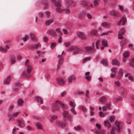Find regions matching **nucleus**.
<instances>
[{
	"label": "nucleus",
	"mask_w": 134,
	"mask_h": 134,
	"mask_svg": "<svg viewBox=\"0 0 134 134\" xmlns=\"http://www.w3.org/2000/svg\"><path fill=\"white\" fill-rule=\"evenodd\" d=\"M100 44V41L99 40L97 41L95 43V46L94 43H93L92 46H87L83 48L85 49V52L89 54H91L93 53L95 51V48L97 49L99 48V44Z\"/></svg>",
	"instance_id": "nucleus-1"
},
{
	"label": "nucleus",
	"mask_w": 134,
	"mask_h": 134,
	"mask_svg": "<svg viewBox=\"0 0 134 134\" xmlns=\"http://www.w3.org/2000/svg\"><path fill=\"white\" fill-rule=\"evenodd\" d=\"M29 63V60L27 59L25 63V64L26 65L27 72L24 71L23 72V76L24 77H29L30 76V73L31 72L32 68L31 65L28 64Z\"/></svg>",
	"instance_id": "nucleus-2"
},
{
	"label": "nucleus",
	"mask_w": 134,
	"mask_h": 134,
	"mask_svg": "<svg viewBox=\"0 0 134 134\" xmlns=\"http://www.w3.org/2000/svg\"><path fill=\"white\" fill-rule=\"evenodd\" d=\"M51 1L54 4L56 11L58 13H61L63 12V10L61 8V5L60 3V1H59L56 2L55 0H51Z\"/></svg>",
	"instance_id": "nucleus-3"
},
{
	"label": "nucleus",
	"mask_w": 134,
	"mask_h": 134,
	"mask_svg": "<svg viewBox=\"0 0 134 134\" xmlns=\"http://www.w3.org/2000/svg\"><path fill=\"white\" fill-rule=\"evenodd\" d=\"M59 100L56 101L52 104V111H58L60 108L59 104H58Z\"/></svg>",
	"instance_id": "nucleus-4"
},
{
	"label": "nucleus",
	"mask_w": 134,
	"mask_h": 134,
	"mask_svg": "<svg viewBox=\"0 0 134 134\" xmlns=\"http://www.w3.org/2000/svg\"><path fill=\"white\" fill-rule=\"evenodd\" d=\"M63 115L65 119L70 122L72 120V118L71 116L69 114L67 111L64 110L63 113Z\"/></svg>",
	"instance_id": "nucleus-5"
},
{
	"label": "nucleus",
	"mask_w": 134,
	"mask_h": 134,
	"mask_svg": "<svg viewBox=\"0 0 134 134\" xmlns=\"http://www.w3.org/2000/svg\"><path fill=\"white\" fill-rule=\"evenodd\" d=\"M81 3L82 5L86 6L88 9H90L93 7V4L89 1H83L81 2Z\"/></svg>",
	"instance_id": "nucleus-6"
},
{
	"label": "nucleus",
	"mask_w": 134,
	"mask_h": 134,
	"mask_svg": "<svg viewBox=\"0 0 134 134\" xmlns=\"http://www.w3.org/2000/svg\"><path fill=\"white\" fill-rule=\"evenodd\" d=\"M67 50L68 51H74V55L78 54L80 52L79 48L75 46H72L68 48Z\"/></svg>",
	"instance_id": "nucleus-7"
},
{
	"label": "nucleus",
	"mask_w": 134,
	"mask_h": 134,
	"mask_svg": "<svg viewBox=\"0 0 134 134\" xmlns=\"http://www.w3.org/2000/svg\"><path fill=\"white\" fill-rule=\"evenodd\" d=\"M69 104L72 107L70 109L71 112L74 115L76 114V112L75 110V108L76 106L75 103L72 101H70L69 102Z\"/></svg>",
	"instance_id": "nucleus-8"
},
{
	"label": "nucleus",
	"mask_w": 134,
	"mask_h": 134,
	"mask_svg": "<svg viewBox=\"0 0 134 134\" xmlns=\"http://www.w3.org/2000/svg\"><path fill=\"white\" fill-rule=\"evenodd\" d=\"M64 53V51H63L62 53L60 55L58 54V63L57 65V69L59 68L61 64L63 62V57L62 56L63 54Z\"/></svg>",
	"instance_id": "nucleus-9"
},
{
	"label": "nucleus",
	"mask_w": 134,
	"mask_h": 134,
	"mask_svg": "<svg viewBox=\"0 0 134 134\" xmlns=\"http://www.w3.org/2000/svg\"><path fill=\"white\" fill-rule=\"evenodd\" d=\"M65 3L66 5L68 7L74 6L76 4V2L72 0H65Z\"/></svg>",
	"instance_id": "nucleus-10"
},
{
	"label": "nucleus",
	"mask_w": 134,
	"mask_h": 134,
	"mask_svg": "<svg viewBox=\"0 0 134 134\" xmlns=\"http://www.w3.org/2000/svg\"><path fill=\"white\" fill-rule=\"evenodd\" d=\"M56 80L57 84L60 86L63 85L65 83V81L61 77L57 78Z\"/></svg>",
	"instance_id": "nucleus-11"
},
{
	"label": "nucleus",
	"mask_w": 134,
	"mask_h": 134,
	"mask_svg": "<svg viewBox=\"0 0 134 134\" xmlns=\"http://www.w3.org/2000/svg\"><path fill=\"white\" fill-rule=\"evenodd\" d=\"M125 31V30L124 27H122L119 31L118 38L120 39H122L123 38V37L122 36V35L124 34Z\"/></svg>",
	"instance_id": "nucleus-12"
},
{
	"label": "nucleus",
	"mask_w": 134,
	"mask_h": 134,
	"mask_svg": "<svg viewBox=\"0 0 134 134\" xmlns=\"http://www.w3.org/2000/svg\"><path fill=\"white\" fill-rule=\"evenodd\" d=\"M126 22V17L125 16H123L120 20L119 21L118 23V25H125Z\"/></svg>",
	"instance_id": "nucleus-13"
},
{
	"label": "nucleus",
	"mask_w": 134,
	"mask_h": 134,
	"mask_svg": "<svg viewBox=\"0 0 134 134\" xmlns=\"http://www.w3.org/2000/svg\"><path fill=\"white\" fill-rule=\"evenodd\" d=\"M47 34L52 36L55 37L57 36V34L52 29H50L47 32Z\"/></svg>",
	"instance_id": "nucleus-14"
},
{
	"label": "nucleus",
	"mask_w": 134,
	"mask_h": 134,
	"mask_svg": "<svg viewBox=\"0 0 134 134\" xmlns=\"http://www.w3.org/2000/svg\"><path fill=\"white\" fill-rule=\"evenodd\" d=\"M123 124L122 122L118 121V133L123 131Z\"/></svg>",
	"instance_id": "nucleus-15"
},
{
	"label": "nucleus",
	"mask_w": 134,
	"mask_h": 134,
	"mask_svg": "<svg viewBox=\"0 0 134 134\" xmlns=\"http://www.w3.org/2000/svg\"><path fill=\"white\" fill-rule=\"evenodd\" d=\"M77 36L83 40H85L87 38V37L82 32H78L77 33Z\"/></svg>",
	"instance_id": "nucleus-16"
},
{
	"label": "nucleus",
	"mask_w": 134,
	"mask_h": 134,
	"mask_svg": "<svg viewBox=\"0 0 134 134\" xmlns=\"http://www.w3.org/2000/svg\"><path fill=\"white\" fill-rule=\"evenodd\" d=\"M57 125L59 127L63 128L65 127L66 125L64 122H60L59 121H57L56 122Z\"/></svg>",
	"instance_id": "nucleus-17"
},
{
	"label": "nucleus",
	"mask_w": 134,
	"mask_h": 134,
	"mask_svg": "<svg viewBox=\"0 0 134 134\" xmlns=\"http://www.w3.org/2000/svg\"><path fill=\"white\" fill-rule=\"evenodd\" d=\"M124 90H122L119 91V92L121 96H119V97H118V102L121 101L122 100V96L124 95Z\"/></svg>",
	"instance_id": "nucleus-18"
},
{
	"label": "nucleus",
	"mask_w": 134,
	"mask_h": 134,
	"mask_svg": "<svg viewBox=\"0 0 134 134\" xmlns=\"http://www.w3.org/2000/svg\"><path fill=\"white\" fill-rule=\"evenodd\" d=\"M112 71L110 77L111 78L113 77L116 74L117 68L115 67H113L111 69Z\"/></svg>",
	"instance_id": "nucleus-19"
},
{
	"label": "nucleus",
	"mask_w": 134,
	"mask_h": 134,
	"mask_svg": "<svg viewBox=\"0 0 134 134\" xmlns=\"http://www.w3.org/2000/svg\"><path fill=\"white\" fill-rule=\"evenodd\" d=\"M15 57L13 55H11L9 57V61L11 64H14L15 62Z\"/></svg>",
	"instance_id": "nucleus-20"
},
{
	"label": "nucleus",
	"mask_w": 134,
	"mask_h": 134,
	"mask_svg": "<svg viewBox=\"0 0 134 134\" xmlns=\"http://www.w3.org/2000/svg\"><path fill=\"white\" fill-rule=\"evenodd\" d=\"M11 79V77L9 76H8L3 81V83L5 84H9Z\"/></svg>",
	"instance_id": "nucleus-21"
},
{
	"label": "nucleus",
	"mask_w": 134,
	"mask_h": 134,
	"mask_svg": "<svg viewBox=\"0 0 134 134\" xmlns=\"http://www.w3.org/2000/svg\"><path fill=\"white\" fill-rule=\"evenodd\" d=\"M108 114V112L106 111H100L99 113V116L100 117L103 118Z\"/></svg>",
	"instance_id": "nucleus-22"
},
{
	"label": "nucleus",
	"mask_w": 134,
	"mask_h": 134,
	"mask_svg": "<svg viewBox=\"0 0 134 134\" xmlns=\"http://www.w3.org/2000/svg\"><path fill=\"white\" fill-rule=\"evenodd\" d=\"M29 36L30 39L32 40L36 41L37 40V38L34 34L30 33L29 34Z\"/></svg>",
	"instance_id": "nucleus-23"
},
{
	"label": "nucleus",
	"mask_w": 134,
	"mask_h": 134,
	"mask_svg": "<svg viewBox=\"0 0 134 134\" xmlns=\"http://www.w3.org/2000/svg\"><path fill=\"white\" fill-rule=\"evenodd\" d=\"M39 2L44 5L45 8L47 7L48 6V2L47 0H41L40 1H38V2Z\"/></svg>",
	"instance_id": "nucleus-24"
},
{
	"label": "nucleus",
	"mask_w": 134,
	"mask_h": 134,
	"mask_svg": "<svg viewBox=\"0 0 134 134\" xmlns=\"http://www.w3.org/2000/svg\"><path fill=\"white\" fill-rule=\"evenodd\" d=\"M76 79V77L75 76L72 75L69 77L68 79V82L69 83H71L72 81L75 80Z\"/></svg>",
	"instance_id": "nucleus-25"
},
{
	"label": "nucleus",
	"mask_w": 134,
	"mask_h": 134,
	"mask_svg": "<svg viewBox=\"0 0 134 134\" xmlns=\"http://www.w3.org/2000/svg\"><path fill=\"white\" fill-rule=\"evenodd\" d=\"M19 123V127L20 128H23L25 126L24 124V121L22 119H21L19 120L18 121Z\"/></svg>",
	"instance_id": "nucleus-26"
},
{
	"label": "nucleus",
	"mask_w": 134,
	"mask_h": 134,
	"mask_svg": "<svg viewBox=\"0 0 134 134\" xmlns=\"http://www.w3.org/2000/svg\"><path fill=\"white\" fill-rule=\"evenodd\" d=\"M106 98L105 96H103L100 97L98 99V100L102 103H103L106 101Z\"/></svg>",
	"instance_id": "nucleus-27"
},
{
	"label": "nucleus",
	"mask_w": 134,
	"mask_h": 134,
	"mask_svg": "<svg viewBox=\"0 0 134 134\" xmlns=\"http://www.w3.org/2000/svg\"><path fill=\"white\" fill-rule=\"evenodd\" d=\"M35 99L38 103H40L42 104L43 103V102L42 100V98L39 96H37L35 97Z\"/></svg>",
	"instance_id": "nucleus-28"
},
{
	"label": "nucleus",
	"mask_w": 134,
	"mask_h": 134,
	"mask_svg": "<svg viewBox=\"0 0 134 134\" xmlns=\"http://www.w3.org/2000/svg\"><path fill=\"white\" fill-rule=\"evenodd\" d=\"M104 125L105 127L107 129L109 128L111 126L108 120L104 121Z\"/></svg>",
	"instance_id": "nucleus-29"
},
{
	"label": "nucleus",
	"mask_w": 134,
	"mask_h": 134,
	"mask_svg": "<svg viewBox=\"0 0 134 134\" xmlns=\"http://www.w3.org/2000/svg\"><path fill=\"white\" fill-rule=\"evenodd\" d=\"M58 104H59L61 107L63 109H65L68 108V106L66 105L63 103L62 102L59 100Z\"/></svg>",
	"instance_id": "nucleus-30"
},
{
	"label": "nucleus",
	"mask_w": 134,
	"mask_h": 134,
	"mask_svg": "<svg viewBox=\"0 0 134 134\" xmlns=\"http://www.w3.org/2000/svg\"><path fill=\"white\" fill-rule=\"evenodd\" d=\"M24 102V101L21 98H19L17 100L18 105L19 106H22Z\"/></svg>",
	"instance_id": "nucleus-31"
},
{
	"label": "nucleus",
	"mask_w": 134,
	"mask_h": 134,
	"mask_svg": "<svg viewBox=\"0 0 134 134\" xmlns=\"http://www.w3.org/2000/svg\"><path fill=\"white\" fill-rule=\"evenodd\" d=\"M123 71L122 70H119L118 73V79H120L123 76Z\"/></svg>",
	"instance_id": "nucleus-32"
},
{
	"label": "nucleus",
	"mask_w": 134,
	"mask_h": 134,
	"mask_svg": "<svg viewBox=\"0 0 134 134\" xmlns=\"http://www.w3.org/2000/svg\"><path fill=\"white\" fill-rule=\"evenodd\" d=\"M109 14L111 15L115 16L117 15V12L115 10H113L110 11L109 13Z\"/></svg>",
	"instance_id": "nucleus-33"
},
{
	"label": "nucleus",
	"mask_w": 134,
	"mask_h": 134,
	"mask_svg": "<svg viewBox=\"0 0 134 134\" xmlns=\"http://www.w3.org/2000/svg\"><path fill=\"white\" fill-rule=\"evenodd\" d=\"M102 25L104 27H108L110 26V24L109 23L104 22L102 23Z\"/></svg>",
	"instance_id": "nucleus-34"
},
{
	"label": "nucleus",
	"mask_w": 134,
	"mask_h": 134,
	"mask_svg": "<svg viewBox=\"0 0 134 134\" xmlns=\"http://www.w3.org/2000/svg\"><path fill=\"white\" fill-rule=\"evenodd\" d=\"M111 104V103H110L109 104H106V105H104L102 108V109L104 110H105L109 108Z\"/></svg>",
	"instance_id": "nucleus-35"
},
{
	"label": "nucleus",
	"mask_w": 134,
	"mask_h": 134,
	"mask_svg": "<svg viewBox=\"0 0 134 134\" xmlns=\"http://www.w3.org/2000/svg\"><path fill=\"white\" fill-rule=\"evenodd\" d=\"M54 20L53 19H49L46 21L45 22V24L46 25H49Z\"/></svg>",
	"instance_id": "nucleus-36"
},
{
	"label": "nucleus",
	"mask_w": 134,
	"mask_h": 134,
	"mask_svg": "<svg viewBox=\"0 0 134 134\" xmlns=\"http://www.w3.org/2000/svg\"><path fill=\"white\" fill-rule=\"evenodd\" d=\"M102 42L103 46L105 47L108 46V45L107 40L105 39L103 40Z\"/></svg>",
	"instance_id": "nucleus-37"
},
{
	"label": "nucleus",
	"mask_w": 134,
	"mask_h": 134,
	"mask_svg": "<svg viewBox=\"0 0 134 134\" xmlns=\"http://www.w3.org/2000/svg\"><path fill=\"white\" fill-rule=\"evenodd\" d=\"M129 55V51L125 52L123 54V57L128 58Z\"/></svg>",
	"instance_id": "nucleus-38"
},
{
	"label": "nucleus",
	"mask_w": 134,
	"mask_h": 134,
	"mask_svg": "<svg viewBox=\"0 0 134 134\" xmlns=\"http://www.w3.org/2000/svg\"><path fill=\"white\" fill-rule=\"evenodd\" d=\"M129 65L130 66L133 67L134 68V59H132L129 63Z\"/></svg>",
	"instance_id": "nucleus-39"
},
{
	"label": "nucleus",
	"mask_w": 134,
	"mask_h": 134,
	"mask_svg": "<svg viewBox=\"0 0 134 134\" xmlns=\"http://www.w3.org/2000/svg\"><path fill=\"white\" fill-rule=\"evenodd\" d=\"M100 0H95L93 2V4L94 6H98L99 4Z\"/></svg>",
	"instance_id": "nucleus-40"
},
{
	"label": "nucleus",
	"mask_w": 134,
	"mask_h": 134,
	"mask_svg": "<svg viewBox=\"0 0 134 134\" xmlns=\"http://www.w3.org/2000/svg\"><path fill=\"white\" fill-rule=\"evenodd\" d=\"M36 126L38 129L42 130L41 125L38 123H37L36 124Z\"/></svg>",
	"instance_id": "nucleus-41"
},
{
	"label": "nucleus",
	"mask_w": 134,
	"mask_h": 134,
	"mask_svg": "<svg viewBox=\"0 0 134 134\" xmlns=\"http://www.w3.org/2000/svg\"><path fill=\"white\" fill-rule=\"evenodd\" d=\"M97 33V30H96L94 29L91 32V35H95Z\"/></svg>",
	"instance_id": "nucleus-42"
},
{
	"label": "nucleus",
	"mask_w": 134,
	"mask_h": 134,
	"mask_svg": "<svg viewBox=\"0 0 134 134\" xmlns=\"http://www.w3.org/2000/svg\"><path fill=\"white\" fill-rule=\"evenodd\" d=\"M90 115H91L92 116L94 114V112L93 110V108L91 106H90Z\"/></svg>",
	"instance_id": "nucleus-43"
},
{
	"label": "nucleus",
	"mask_w": 134,
	"mask_h": 134,
	"mask_svg": "<svg viewBox=\"0 0 134 134\" xmlns=\"http://www.w3.org/2000/svg\"><path fill=\"white\" fill-rule=\"evenodd\" d=\"M111 31H107L106 32H103L102 33L101 35V36H103L105 35H107L111 33Z\"/></svg>",
	"instance_id": "nucleus-44"
},
{
	"label": "nucleus",
	"mask_w": 134,
	"mask_h": 134,
	"mask_svg": "<svg viewBox=\"0 0 134 134\" xmlns=\"http://www.w3.org/2000/svg\"><path fill=\"white\" fill-rule=\"evenodd\" d=\"M56 45V42H53L51 43V47L52 49L54 48Z\"/></svg>",
	"instance_id": "nucleus-45"
},
{
	"label": "nucleus",
	"mask_w": 134,
	"mask_h": 134,
	"mask_svg": "<svg viewBox=\"0 0 134 134\" xmlns=\"http://www.w3.org/2000/svg\"><path fill=\"white\" fill-rule=\"evenodd\" d=\"M87 16L88 19L90 20H92L93 18L92 15L89 13H88L87 14Z\"/></svg>",
	"instance_id": "nucleus-46"
},
{
	"label": "nucleus",
	"mask_w": 134,
	"mask_h": 134,
	"mask_svg": "<svg viewBox=\"0 0 134 134\" xmlns=\"http://www.w3.org/2000/svg\"><path fill=\"white\" fill-rule=\"evenodd\" d=\"M45 14L47 18H48L51 15V13L48 11H46L45 12Z\"/></svg>",
	"instance_id": "nucleus-47"
},
{
	"label": "nucleus",
	"mask_w": 134,
	"mask_h": 134,
	"mask_svg": "<svg viewBox=\"0 0 134 134\" xmlns=\"http://www.w3.org/2000/svg\"><path fill=\"white\" fill-rule=\"evenodd\" d=\"M112 64H113L115 65H117V61L116 59H114L112 61Z\"/></svg>",
	"instance_id": "nucleus-48"
},
{
	"label": "nucleus",
	"mask_w": 134,
	"mask_h": 134,
	"mask_svg": "<svg viewBox=\"0 0 134 134\" xmlns=\"http://www.w3.org/2000/svg\"><path fill=\"white\" fill-rule=\"evenodd\" d=\"M115 116H111L110 119H109V120L110 122H111L113 121L115 119Z\"/></svg>",
	"instance_id": "nucleus-49"
},
{
	"label": "nucleus",
	"mask_w": 134,
	"mask_h": 134,
	"mask_svg": "<svg viewBox=\"0 0 134 134\" xmlns=\"http://www.w3.org/2000/svg\"><path fill=\"white\" fill-rule=\"evenodd\" d=\"M90 57H87L83 59V63H85L87 61H90Z\"/></svg>",
	"instance_id": "nucleus-50"
},
{
	"label": "nucleus",
	"mask_w": 134,
	"mask_h": 134,
	"mask_svg": "<svg viewBox=\"0 0 134 134\" xmlns=\"http://www.w3.org/2000/svg\"><path fill=\"white\" fill-rule=\"evenodd\" d=\"M80 108L82 110L83 112H85L86 111V109L85 107L83 106H81L80 107Z\"/></svg>",
	"instance_id": "nucleus-51"
},
{
	"label": "nucleus",
	"mask_w": 134,
	"mask_h": 134,
	"mask_svg": "<svg viewBox=\"0 0 134 134\" xmlns=\"http://www.w3.org/2000/svg\"><path fill=\"white\" fill-rule=\"evenodd\" d=\"M127 120H130L131 119V117L132 116V115L130 113H128L127 114Z\"/></svg>",
	"instance_id": "nucleus-52"
},
{
	"label": "nucleus",
	"mask_w": 134,
	"mask_h": 134,
	"mask_svg": "<svg viewBox=\"0 0 134 134\" xmlns=\"http://www.w3.org/2000/svg\"><path fill=\"white\" fill-rule=\"evenodd\" d=\"M57 118V116L54 115L51 117V119L50 120V121L51 122H53V120L54 119H56Z\"/></svg>",
	"instance_id": "nucleus-53"
},
{
	"label": "nucleus",
	"mask_w": 134,
	"mask_h": 134,
	"mask_svg": "<svg viewBox=\"0 0 134 134\" xmlns=\"http://www.w3.org/2000/svg\"><path fill=\"white\" fill-rule=\"evenodd\" d=\"M119 9L122 12L124 11V8L123 7L120 5H118Z\"/></svg>",
	"instance_id": "nucleus-54"
},
{
	"label": "nucleus",
	"mask_w": 134,
	"mask_h": 134,
	"mask_svg": "<svg viewBox=\"0 0 134 134\" xmlns=\"http://www.w3.org/2000/svg\"><path fill=\"white\" fill-rule=\"evenodd\" d=\"M84 94L83 92L82 91H79L77 93V94L78 95H80Z\"/></svg>",
	"instance_id": "nucleus-55"
},
{
	"label": "nucleus",
	"mask_w": 134,
	"mask_h": 134,
	"mask_svg": "<svg viewBox=\"0 0 134 134\" xmlns=\"http://www.w3.org/2000/svg\"><path fill=\"white\" fill-rule=\"evenodd\" d=\"M2 51L4 53H5L7 52V50H5V49L3 48L0 47V51Z\"/></svg>",
	"instance_id": "nucleus-56"
},
{
	"label": "nucleus",
	"mask_w": 134,
	"mask_h": 134,
	"mask_svg": "<svg viewBox=\"0 0 134 134\" xmlns=\"http://www.w3.org/2000/svg\"><path fill=\"white\" fill-rule=\"evenodd\" d=\"M74 129L75 130L77 131L80 130L81 129V128L80 126H78L77 127H74Z\"/></svg>",
	"instance_id": "nucleus-57"
},
{
	"label": "nucleus",
	"mask_w": 134,
	"mask_h": 134,
	"mask_svg": "<svg viewBox=\"0 0 134 134\" xmlns=\"http://www.w3.org/2000/svg\"><path fill=\"white\" fill-rule=\"evenodd\" d=\"M18 89L17 87H16L13 88V91L14 93H16L18 91Z\"/></svg>",
	"instance_id": "nucleus-58"
},
{
	"label": "nucleus",
	"mask_w": 134,
	"mask_h": 134,
	"mask_svg": "<svg viewBox=\"0 0 134 134\" xmlns=\"http://www.w3.org/2000/svg\"><path fill=\"white\" fill-rule=\"evenodd\" d=\"M85 94L86 97L87 98H88L89 97V92L88 90L86 91Z\"/></svg>",
	"instance_id": "nucleus-59"
},
{
	"label": "nucleus",
	"mask_w": 134,
	"mask_h": 134,
	"mask_svg": "<svg viewBox=\"0 0 134 134\" xmlns=\"http://www.w3.org/2000/svg\"><path fill=\"white\" fill-rule=\"evenodd\" d=\"M15 85L16 87H20L21 85V84L18 81H17L16 82V83H15Z\"/></svg>",
	"instance_id": "nucleus-60"
},
{
	"label": "nucleus",
	"mask_w": 134,
	"mask_h": 134,
	"mask_svg": "<svg viewBox=\"0 0 134 134\" xmlns=\"http://www.w3.org/2000/svg\"><path fill=\"white\" fill-rule=\"evenodd\" d=\"M106 60H103L101 61V63L104 65H105L107 66V64L106 63Z\"/></svg>",
	"instance_id": "nucleus-61"
},
{
	"label": "nucleus",
	"mask_w": 134,
	"mask_h": 134,
	"mask_svg": "<svg viewBox=\"0 0 134 134\" xmlns=\"http://www.w3.org/2000/svg\"><path fill=\"white\" fill-rule=\"evenodd\" d=\"M30 48L31 49H36V45H31L30 46Z\"/></svg>",
	"instance_id": "nucleus-62"
},
{
	"label": "nucleus",
	"mask_w": 134,
	"mask_h": 134,
	"mask_svg": "<svg viewBox=\"0 0 134 134\" xmlns=\"http://www.w3.org/2000/svg\"><path fill=\"white\" fill-rule=\"evenodd\" d=\"M86 79L88 81H90L91 79V75H89L86 76Z\"/></svg>",
	"instance_id": "nucleus-63"
},
{
	"label": "nucleus",
	"mask_w": 134,
	"mask_h": 134,
	"mask_svg": "<svg viewBox=\"0 0 134 134\" xmlns=\"http://www.w3.org/2000/svg\"><path fill=\"white\" fill-rule=\"evenodd\" d=\"M28 36H25V37L23 38L22 40L24 41H26L28 38Z\"/></svg>",
	"instance_id": "nucleus-64"
}]
</instances>
